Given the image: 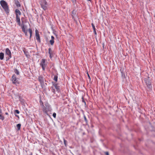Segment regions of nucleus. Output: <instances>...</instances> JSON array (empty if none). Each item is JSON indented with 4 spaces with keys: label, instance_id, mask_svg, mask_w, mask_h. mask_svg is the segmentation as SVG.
Wrapping results in <instances>:
<instances>
[{
    "label": "nucleus",
    "instance_id": "nucleus-14",
    "mask_svg": "<svg viewBox=\"0 0 155 155\" xmlns=\"http://www.w3.org/2000/svg\"><path fill=\"white\" fill-rule=\"evenodd\" d=\"M4 118V117L2 115V111L1 110H0V119L3 120Z\"/></svg>",
    "mask_w": 155,
    "mask_h": 155
},
{
    "label": "nucleus",
    "instance_id": "nucleus-11",
    "mask_svg": "<svg viewBox=\"0 0 155 155\" xmlns=\"http://www.w3.org/2000/svg\"><path fill=\"white\" fill-rule=\"evenodd\" d=\"M16 22L18 23V24L20 26L21 25V23L20 20V17L19 16H16Z\"/></svg>",
    "mask_w": 155,
    "mask_h": 155
},
{
    "label": "nucleus",
    "instance_id": "nucleus-17",
    "mask_svg": "<svg viewBox=\"0 0 155 155\" xmlns=\"http://www.w3.org/2000/svg\"><path fill=\"white\" fill-rule=\"evenodd\" d=\"M15 4L16 6L18 7H20L21 6V5L18 1H15Z\"/></svg>",
    "mask_w": 155,
    "mask_h": 155
},
{
    "label": "nucleus",
    "instance_id": "nucleus-28",
    "mask_svg": "<svg viewBox=\"0 0 155 155\" xmlns=\"http://www.w3.org/2000/svg\"><path fill=\"white\" fill-rule=\"evenodd\" d=\"M106 155H109V153L108 152H106L105 153Z\"/></svg>",
    "mask_w": 155,
    "mask_h": 155
},
{
    "label": "nucleus",
    "instance_id": "nucleus-22",
    "mask_svg": "<svg viewBox=\"0 0 155 155\" xmlns=\"http://www.w3.org/2000/svg\"><path fill=\"white\" fill-rule=\"evenodd\" d=\"M54 81H57L58 80V77L57 76L55 75L54 76Z\"/></svg>",
    "mask_w": 155,
    "mask_h": 155
},
{
    "label": "nucleus",
    "instance_id": "nucleus-1",
    "mask_svg": "<svg viewBox=\"0 0 155 155\" xmlns=\"http://www.w3.org/2000/svg\"><path fill=\"white\" fill-rule=\"evenodd\" d=\"M41 105H42V111L44 113L47 115H49V113L52 111V109L51 106L48 103H46L45 105H43V103H42Z\"/></svg>",
    "mask_w": 155,
    "mask_h": 155
},
{
    "label": "nucleus",
    "instance_id": "nucleus-3",
    "mask_svg": "<svg viewBox=\"0 0 155 155\" xmlns=\"http://www.w3.org/2000/svg\"><path fill=\"white\" fill-rule=\"evenodd\" d=\"M48 62L45 59H42L40 63V65L41 66L43 70H45L47 66Z\"/></svg>",
    "mask_w": 155,
    "mask_h": 155
},
{
    "label": "nucleus",
    "instance_id": "nucleus-12",
    "mask_svg": "<svg viewBox=\"0 0 155 155\" xmlns=\"http://www.w3.org/2000/svg\"><path fill=\"white\" fill-rule=\"evenodd\" d=\"M50 43L52 45L54 44V37L53 36H51V39L50 41Z\"/></svg>",
    "mask_w": 155,
    "mask_h": 155
},
{
    "label": "nucleus",
    "instance_id": "nucleus-24",
    "mask_svg": "<svg viewBox=\"0 0 155 155\" xmlns=\"http://www.w3.org/2000/svg\"><path fill=\"white\" fill-rule=\"evenodd\" d=\"M27 31H28V30H25V31H23L24 32V33L25 34V35L26 36H27L28 35H27Z\"/></svg>",
    "mask_w": 155,
    "mask_h": 155
},
{
    "label": "nucleus",
    "instance_id": "nucleus-27",
    "mask_svg": "<svg viewBox=\"0 0 155 155\" xmlns=\"http://www.w3.org/2000/svg\"><path fill=\"white\" fill-rule=\"evenodd\" d=\"M48 50H49L48 53L49 54H51V48H49Z\"/></svg>",
    "mask_w": 155,
    "mask_h": 155
},
{
    "label": "nucleus",
    "instance_id": "nucleus-25",
    "mask_svg": "<svg viewBox=\"0 0 155 155\" xmlns=\"http://www.w3.org/2000/svg\"><path fill=\"white\" fill-rule=\"evenodd\" d=\"M64 142L65 146H66V142L67 141L64 139Z\"/></svg>",
    "mask_w": 155,
    "mask_h": 155
},
{
    "label": "nucleus",
    "instance_id": "nucleus-20",
    "mask_svg": "<svg viewBox=\"0 0 155 155\" xmlns=\"http://www.w3.org/2000/svg\"><path fill=\"white\" fill-rule=\"evenodd\" d=\"M14 72L17 75H18L19 74V71L16 69L15 70Z\"/></svg>",
    "mask_w": 155,
    "mask_h": 155
},
{
    "label": "nucleus",
    "instance_id": "nucleus-18",
    "mask_svg": "<svg viewBox=\"0 0 155 155\" xmlns=\"http://www.w3.org/2000/svg\"><path fill=\"white\" fill-rule=\"evenodd\" d=\"M21 126V124H18L17 125V127L18 130L20 129Z\"/></svg>",
    "mask_w": 155,
    "mask_h": 155
},
{
    "label": "nucleus",
    "instance_id": "nucleus-35",
    "mask_svg": "<svg viewBox=\"0 0 155 155\" xmlns=\"http://www.w3.org/2000/svg\"><path fill=\"white\" fill-rule=\"evenodd\" d=\"M88 76L89 77V75H88Z\"/></svg>",
    "mask_w": 155,
    "mask_h": 155
},
{
    "label": "nucleus",
    "instance_id": "nucleus-29",
    "mask_svg": "<svg viewBox=\"0 0 155 155\" xmlns=\"http://www.w3.org/2000/svg\"><path fill=\"white\" fill-rule=\"evenodd\" d=\"M15 116L16 117H18L19 118V116H18V115H16V114H15Z\"/></svg>",
    "mask_w": 155,
    "mask_h": 155
},
{
    "label": "nucleus",
    "instance_id": "nucleus-2",
    "mask_svg": "<svg viewBox=\"0 0 155 155\" xmlns=\"http://www.w3.org/2000/svg\"><path fill=\"white\" fill-rule=\"evenodd\" d=\"M0 4L6 13H8L9 10L7 3L4 0H1L0 2Z\"/></svg>",
    "mask_w": 155,
    "mask_h": 155
},
{
    "label": "nucleus",
    "instance_id": "nucleus-33",
    "mask_svg": "<svg viewBox=\"0 0 155 155\" xmlns=\"http://www.w3.org/2000/svg\"><path fill=\"white\" fill-rule=\"evenodd\" d=\"M88 1H91V0H87Z\"/></svg>",
    "mask_w": 155,
    "mask_h": 155
},
{
    "label": "nucleus",
    "instance_id": "nucleus-8",
    "mask_svg": "<svg viewBox=\"0 0 155 155\" xmlns=\"http://www.w3.org/2000/svg\"><path fill=\"white\" fill-rule=\"evenodd\" d=\"M38 80L40 82L41 85L42 86L44 83V78L41 76H39L38 77Z\"/></svg>",
    "mask_w": 155,
    "mask_h": 155
},
{
    "label": "nucleus",
    "instance_id": "nucleus-34",
    "mask_svg": "<svg viewBox=\"0 0 155 155\" xmlns=\"http://www.w3.org/2000/svg\"><path fill=\"white\" fill-rule=\"evenodd\" d=\"M94 32V33H95V32Z\"/></svg>",
    "mask_w": 155,
    "mask_h": 155
},
{
    "label": "nucleus",
    "instance_id": "nucleus-32",
    "mask_svg": "<svg viewBox=\"0 0 155 155\" xmlns=\"http://www.w3.org/2000/svg\"><path fill=\"white\" fill-rule=\"evenodd\" d=\"M84 119L85 120H86V117H84Z\"/></svg>",
    "mask_w": 155,
    "mask_h": 155
},
{
    "label": "nucleus",
    "instance_id": "nucleus-5",
    "mask_svg": "<svg viewBox=\"0 0 155 155\" xmlns=\"http://www.w3.org/2000/svg\"><path fill=\"white\" fill-rule=\"evenodd\" d=\"M12 83L13 84H15L16 85L19 84V83L18 79L16 78L15 75L14 74L12 76Z\"/></svg>",
    "mask_w": 155,
    "mask_h": 155
},
{
    "label": "nucleus",
    "instance_id": "nucleus-21",
    "mask_svg": "<svg viewBox=\"0 0 155 155\" xmlns=\"http://www.w3.org/2000/svg\"><path fill=\"white\" fill-rule=\"evenodd\" d=\"M92 26L93 29L94 30V32H95V34L96 35V31L95 29V26H94V25L93 24H92Z\"/></svg>",
    "mask_w": 155,
    "mask_h": 155
},
{
    "label": "nucleus",
    "instance_id": "nucleus-13",
    "mask_svg": "<svg viewBox=\"0 0 155 155\" xmlns=\"http://www.w3.org/2000/svg\"><path fill=\"white\" fill-rule=\"evenodd\" d=\"M15 13L16 14V16H19L21 14V13L20 11L18 9H16L15 11Z\"/></svg>",
    "mask_w": 155,
    "mask_h": 155
},
{
    "label": "nucleus",
    "instance_id": "nucleus-23",
    "mask_svg": "<svg viewBox=\"0 0 155 155\" xmlns=\"http://www.w3.org/2000/svg\"><path fill=\"white\" fill-rule=\"evenodd\" d=\"M56 114L55 113H54L53 114V116L54 118L56 117Z\"/></svg>",
    "mask_w": 155,
    "mask_h": 155
},
{
    "label": "nucleus",
    "instance_id": "nucleus-31",
    "mask_svg": "<svg viewBox=\"0 0 155 155\" xmlns=\"http://www.w3.org/2000/svg\"><path fill=\"white\" fill-rule=\"evenodd\" d=\"M5 114H6V115H8V113L7 112H6L5 113Z\"/></svg>",
    "mask_w": 155,
    "mask_h": 155
},
{
    "label": "nucleus",
    "instance_id": "nucleus-9",
    "mask_svg": "<svg viewBox=\"0 0 155 155\" xmlns=\"http://www.w3.org/2000/svg\"><path fill=\"white\" fill-rule=\"evenodd\" d=\"M52 87L53 90H54L53 91L54 92V88L56 89L57 91L59 92V86L57 84H54L53 86Z\"/></svg>",
    "mask_w": 155,
    "mask_h": 155
},
{
    "label": "nucleus",
    "instance_id": "nucleus-30",
    "mask_svg": "<svg viewBox=\"0 0 155 155\" xmlns=\"http://www.w3.org/2000/svg\"><path fill=\"white\" fill-rule=\"evenodd\" d=\"M49 55H50V58H51L52 57L51 56V54H49Z\"/></svg>",
    "mask_w": 155,
    "mask_h": 155
},
{
    "label": "nucleus",
    "instance_id": "nucleus-10",
    "mask_svg": "<svg viewBox=\"0 0 155 155\" xmlns=\"http://www.w3.org/2000/svg\"><path fill=\"white\" fill-rule=\"evenodd\" d=\"M145 83L147 86V87L149 88H152V86L151 85V83L150 81L148 80H145Z\"/></svg>",
    "mask_w": 155,
    "mask_h": 155
},
{
    "label": "nucleus",
    "instance_id": "nucleus-6",
    "mask_svg": "<svg viewBox=\"0 0 155 155\" xmlns=\"http://www.w3.org/2000/svg\"><path fill=\"white\" fill-rule=\"evenodd\" d=\"M5 54L9 57V59L12 58L11 52L8 48H6V49Z\"/></svg>",
    "mask_w": 155,
    "mask_h": 155
},
{
    "label": "nucleus",
    "instance_id": "nucleus-15",
    "mask_svg": "<svg viewBox=\"0 0 155 155\" xmlns=\"http://www.w3.org/2000/svg\"><path fill=\"white\" fill-rule=\"evenodd\" d=\"M36 31H37L36 30V31H35V32H36L35 36H36V38L37 40H38V41H40V37H39V34L36 32Z\"/></svg>",
    "mask_w": 155,
    "mask_h": 155
},
{
    "label": "nucleus",
    "instance_id": "nucleus-26",
    "mask_svg": "<svg viewBox=\"0 0 155 155\" xmlns=\"http://www.w3.org/2000/svg\"><path fill=\"white\" fill-rule=\"evenodd\" d=\"M15 112L17 114H19V111L18 110H15Z\"/></svg>",
    "mask_w": 155,
    "mask_h": 155
},
{
    "label": "nucleus",
    "instance_id": "nucleus-16",
    "mask_svg": "<svg viewBox=\"0 0 155 155\" xmlns=\"http://www.w3.org/2000/svg\"><path fill=\"white\" fill-rule=\"evenodd\" d=\"M4 57V54L3 53L1 52L0 53V59L1 60H2Z\"/></svg>",
    "mask_w": 155,
    "mask_h": 155
},
{
    "label": "nucleus",
    "instance_id": "nucleus-4",
    "mask_svg": "<svg viewBox=\"0 0 155 155\" xmlns=\"http://www.w3.org/2000/svg\"><path fill=\"white\" fill-rule=\"evenodd\" d=\"M40 4L41 8L45 10L47 9L48 4L45 0H42L40 2Z\"/></svg>",
    "mask_w": 155,
    "mask_h": 155
},
{
    "label": "nucleus",
    "instance_id": "nucleus-7",
    "mask_svg": "<svg viewBox=\"0 0 155 155\" xmlns=\"http://www.w3.org/2000/svg\"><path fill=\"white\" fill-rule=\"evenodd\" d=\"M22 30L23 31H25V30H27V25H25L23 22L22 24H21V25Z\"/></svg>",
    "mask_w": 155,
    "mask_h": 155
},
{
    "label": "nucleus",
    "instance_id": "nucleus-19",
    "mask_svg": "<svg viewBox=\"0 0 155 155\" xmlns=\"http://www.w3.org/2000/svg\"><path fill=\"white\" fill-rule=\"evenodd\" d=\"M28 31L30 34V38H31L32 34V30L30 28L28 29Z\"/></svg>",
    "mask_w": 155,
    "mask_h": 155
}]
</instances>
